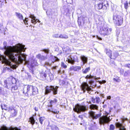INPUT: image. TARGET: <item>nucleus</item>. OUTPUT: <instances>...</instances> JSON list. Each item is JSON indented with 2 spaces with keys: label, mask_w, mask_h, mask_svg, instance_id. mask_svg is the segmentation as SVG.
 Here are the masks:
<instances>
[{
  "label": "nucleus",
  "mask_w": 130,
  "mask_h": 130,
  "mask_svg": "<svg viewBox=\"0 0 130 130\" xmlns=\"http://www.w3.org/2000/svg\"><path fill=\"white\" fill-rule=\"evenodd\" d=\"M81 19H82V17H80L78 18V24L79 26L82 25V23L83 21L82 20L81 21Z\"/></svg>",
  "instance_id": "c9c22d12"
},
{
  "label": "nucleus",
  "mask_w": 130,
  "mask_h": 130,
  "mask_svg": "<svg viewBox=\"0 0 130 130\" xmlns=\"http://www.w3.org/2000/svg\"><path fill=\"white\" fill-rule=\"evenodd\" d=\"M66 61L68 63L73 64L77 59V57L75 56H73L69 54H67L66 56Z\"/></svg>",
  "instance_id": "9b49d317"
},
{
  "label": "nucleus",
  "mask_w": 130,
  "mask_h": 130,
  "mask_svg": "<svg viewBox=\"0 0 130 130\" xmlns=\"http://www.w3.org/2000/svg\"><path fill=\"white\" fill-rule=\"evenodd\" d=\"M45 118L44 117H41L39 119L40 122L41 124H42V122L45 119Z\"/></svg>",
  "instance_id": "58836bf2"
},
{
  "label": "nucleus",
  "mask_w": 130,
  "mask_h": 130,
  "mask_svg": "<svg viewBox=\"0 0 130 130\" xmlns=\"http://www.w3.org/2000/svg\"><path fill=\"white\" fill-rule=\"evenodd\" d=\"M52 106L50 105L48 106L47 108V111L48 112H52L55 114H58L59 112V111L54 110L52 108Z\"/></svg>",
  "instance_id": "aec40b11"
},
{
  "label": "nucleus",
  "mask_w": 130,
  "mask_h": 130,
  "mask_svg": "<svg viewBox=\"0 0 130 130\" xmlns=\"http://www.w3.org/2000/svg\"><path fill=\"white\" fill-rule=\"evenodd\" d=\"M60 35L59 34H55L53 35V37H55L56 38H59L60 37Z\"/></svg>",
  "instance_id": "37998d69"
},
{
  "label": "nucleus",
  "mask_w": 130,
  "mask_h": 130,
  "mask_svg": "<svg viewBox=\"0 0 130 130\" xmlns=\"http://www.w3.org/2000/svg\"><path fill=\"white\" fill-rule=\"evenodd\" d=\"M127 120V118L125 119H122L121 120L122 123H120V122H118L115 123V125L117 128H119V130H126V129L125 128L124 126H123L122 123H123L125 120Z\"/></svg>",
  "instance_id": "2eb2a0df"
},
{
  "label": "nucleus",
  "mask_w": 130,
  "mask_h": 130,
  "mask_svg": "<svg viewBox=\"0 0 130 130\" xmlns=\"http://www.w3.org/2000/svg\"><path fill=\"white\" fill-rule=\"evenodd\" d=\"M125 0H121L122 2V3L123 2L125 1Z\"/></svg>",
  "instance_id": "680f3d73"
},
{
  "label": "nucleus",
  "mask_w": 130,
  "mask_h": 130,
  "mask_svg": "<svg viewBox=\"0 0 130 130\" xmlns=\"http://www.w3.org/2000/svg\"><path fill=\"white\" fill-rule=\"evenodd\" d=\"M111 97L110 96H107V99H111Z\"/></svg>",
  "instance_id": "13d9d810"
},
{
  "label": "nucleus",
  "mask_w": 130,
  "mask_h": 130,
  "mask_svg": "<svg viewBox=\"0 0 130 130\" xmlns=\"http://www.w3.org/2000/svg\"><path fill=\"white\" fill-rule=\"evenodd\" d=\"M89 107L91 109L97 110L98 109V107L96 105L92 104Z\"/></svg>",
  "instance_id": "c85d7f7f"
},
{
  "label": "nucleus",
  "mask_w": 130,
  "mask_h": 130,
  "mask_svg": "<svg viewBox=\"0 0 130 130\" xmlns=\"http://www.w3.org/2000/svg\"><path fill=\"white\" fill-rule=\"evenodd\" d=\"M16 80L14 78L10 77L9 78L4 81V86L8 89H10L13 85L16 83Z\"/></svg>",
  "instance_id": "423d86ee"
},
{
  "label": "nucleus",
  "mask_w": 130,
  "mask_h": 130,
  "mask_svg": "<svg viewBox=\"0 0 130 130\" xmlns=\"http://www.w3.org/2000/svg\"><path fill=\"white\" fill-rule=\"evenodd\" d=\"M113 80L115 82L117 83H119L121 81V80L120 79L119 77L117 76L115 78H113Z\"/></svg>",
  "instance_id": "473e14b6"
},
{
  "label": "nucleus",
  "mask_w": 130,
  "mask_h": 130,
  "mask_svg": "<svg viewBox=\"0 0 130 130\" xmlns=\"http://www.w3.org/2000/svg\"><path fill=\"white\" fill-rule=\"evenodd\" d=\"M80 58L83 62V65H84L85 63H87L88 58L85 56L84 55L81 56L80 57Z\"/></svg>",
  "instance_id": "4be33fe9"
},
{
  "label": "nucleus",
  "mask_w": 130,
  "mask_h": 130,
  "mask_svg": "<svg viewBox=\"0 0 130 130\" xmlns=\"http://www.w3.org/2000/svg\"><path fill=\"white\" fill-rule=\"evenodd\" d=\"M99 118V123L100 125H104L106 124H108L111 120L109 117L106 115L101 116Z\"/></svg>",
  "instance_id": "6e6552de"
},
{
  "label": "nucleus",
  "mask_w": 130,
  "mask_h": 130,
  "mask_svg": "<svg viewBox=\"0 0 130 130\" xmlns=\"http://www.w3.org/2000/svg\"><path fill=\"white\" fill-rule=\"evenodd\" d=\"M58 67L57 66H54V67H53V69H56V68H58Z\"/></svg>",
  "instance_id": "6e6d98bb"
},
{
  "label": "nucleus",
  "mask_w": 130,
  "mask_h": 130,
  "mask_svg": "<svg viewBox=\"0 0 130 130\" xmlns=\"http://www.w3.org/2000/svg\"><path fill=\"white\" fill-rule=\"evenodd\" d=\"M41 51L45 53H46V55L44 56L39 54L36 56V57L37 58L41 60L44 61L47 59V55L48 54L50 50L48 49H43L42 50H41Z\"/></svg>",
  "instance_id": "f8f14e48"
},
{
  "label": "nucleus",
  "mask_w": 130,
  "mask_h": 130,
  "mask_svg": "<svg viewBox=\"0 0 130 130\" xmlns=\"http://www.w3.org/2000/svg\"><path fill=\"white\" fill-rule=\"evenodd\" d=\"M97 38L98 39H99V40H101L102 39H101V38H100V37H98V36H97Z\"/></svg>",
  "instance_id": "bf43d9fd"
},
{
  "label": "nucleus",
  "mask_w": 130,
  "mask_h": 130,
  "mask_svg": "<svg viewBox=\"0 0 130 130\" xmlns=\"http://www.w3.org/2000/svg\"><path fill=\"white\" fill-rule=\"evenodd\" d=\"M8 111H10L11 112L10 116L12 117H13L16 116L17 111L14 109L13 107H10Z\"/></svg>",
  "instance_id": "a211bd4d"
},
{
  "label": "nucleus",
  "mask_w": 130,
  "mask_h": 130,
  "mask_svg": "<svg viewBox=\"0 0 130 130\" xmlns=\"http://www.w3.org/2000/svg\"><path fill=\"white\" fill-rule=\"evenodd\" d=\"M92 91H91V93H92Z\"/></svg>",
  "instance_id": "e2e57ef3"
},
{
  "label": "nucleus",
  "mask_w": 130,
  "mask_h": 130,
  "mask_svg": "<svg viewBox=\"0 0 130 130\" xmlns=\"http://www.w3.org/2000/svg\"><path fill=\"white\" fill-rule=\"evenodd\" d=\"M29 17L31 19V22L34 24H35L37 22L39 23H40V22L39 20L37 19H36V18L34 15L30 14L29 16Z\"/></svg>",
  "instance_id": "6ab92c4d"
},
{
  "label": "nucleus",
  "mask_w": 130,
  "mask_h": 130,
  "mask_svg": "<svg viewBox=\"0 0 130 130\" xmlns=\"http://www.w3.org/2000/svg\"><path fill=\"white\" fill-rule=\"evenodd\" d=\"M78 117L81 118L82 120L83 119V117L82 115H79L78 116Z\"/></svg>",
  "instance_id": "5fc2aeb1"
},
{
  "label": "nucleus",
  "mask_w": 130,
  "mask_h": 130,
  "mask_svg": "<svg viewBox=\"0 0 130 130\" xmlns=\"http://www.w3.org/2000/svg\"><path fill=\"white\" fill-rule=\"evenodd\" d=\"M130 75V70H128L125 71L124 74V76L125 77H127Z\"/></svg>",
  "instance_id": "72a5a7b5"
},
{
  "label": "nucleus",
  "mask_w": 130,
  "mask_h": 130,
  "mask_svg": "<svg viewBox=\"0 0 130 130\" xmlns=\"http://www.w3.org/2000/svg\"><path fill=\"white\" fill-rule=\"evenodd\" d=\"M103 94H101V95H102V96H103Z\"/></svg>",
  "instance_id": "338daca9"
},
{
  "label": "nucleus",
  "mask_w": 130,
  "mask_h": 130,
  "mask_svg": "<svg viewBox=\"0 0 130 130\" xmlns=\"http://www.w3.org/2000/svg\"><path fill=\"white\" fill-rule=\"evenodd\" d=\"M108 6L107 1L99 0L95 3V8L97 9H106Z\"/></svg>",
  "instance_id": "39448f33"
},
{
  "label": "nucleus",
  "mask_w": 130,
  "mask_h": 130,
  "mask_svg": "<svg viewBox=\"0 0 130 130\" xmlns=\"http://www.w3.org/2000/svg\"><path fill=\"white\" fill-rule=\"evenodd\" d=\"M58 88V87L57 86L55 87L52 86H47L45 88V94H47L51 92L52 91L54 94H57V89Z\"/></svg>",
  "instance_id": "0eeeda50"
},
{
  "label": "nucleus",
  "mask_w": 130,
  "mask_h": 130,
  "mask_svg": "<svg viewBox=\"0 0 130 130\" xmlns=\"http://www.w3.org/2000/svg\"><path fill=\"white\" fill-rule=\"evenodd\" d=\"M81 124V125H82V123H81V124Z\"/></svg>",
  "instance_id": "774afa93"
},
{
  "label": "nucleus",
  "mask_w": 130,
  "mask_h": 130,
  "mask_svg": "<svg viewBox=\"0 0 130 130\" xmlns=\"http://www.w3.org/2000/svg\"><path fill=\"white\" fill-rule=\"evenodd\" d=\"M4 47L2 49L4 50V53L12 61L16 62L21 63L22 60L24 59V54H22V51L24 52L26 49L25 45L18 43L13 47L7 46V42L4 41L3 43Z\"/></svg>",
  "instance_id": "f257e3e1"
},
{
  "label": "nucleus",
  "mask_w": 130,
  "mask_h": 130,
  "mask_svg": "<svg viewBox=\"0 0 130 130\" xmlns=\"http://www.w3.org/2000/svg\"><path fill=\"white\" fill-rule=\"evenodd\" d=\"M85 78L87 79H91V80L89 81V83L91 85H92L93 83L94 80H96L100 78V77L96 78V76H92L91 75H87Z\"/></svg>",
  "instance_id": "dca6fc26"
},
{
  "label": "nucleus",
  "mask_w": 130,
  "mask_h": 130,
  "mask_svg": "<svg viewBox=\"0 0 130 130\" xmlns=\"http://www.w3.org/2000/svg\"><path fill=\"white\" fill-rule=\"evenodd\" d=\"M90 69L89 67L86 68L85 70H83L82 71L83 73L86 74L89 72L90 70Z\"/></svg>",
  "instance_id": "4c0bfd02"
},
{
  "label": "nucleus",
  "mask_w": 130,
  "mask_h": 130,
  "mask_svg": "<svg viewBox=\"0 0 130 130\" xmlns=\"http://www.w3.org/2000/svg\"><path fill=\"white\" fill-rule=\"evenodd\" d=\"M30 122L31 124L34 125L35 123V120L33 117H31L30 119Z\"/></svg>",
  "instance_id": "ea45409f"
},
{
  "label": "nucleus",
  "mask_w": 130,
  "mask_h": 130,
  "mask_svg": "<svg viewBox=\"0 0 130 130\" xmlns=\"http://www.w3.org/2000/svg\"><path fill=\"white\" fill-rule=\"evenodd\" d=\"M100 27L99 33L101 35L104 36L108 35L110 34L112 30V29L109 28L106 24H105L103 22L101 23Z\"/></svg>",
  "instance_id": "20e7f679"
},
{
  "label": "nucleus",
  "mask_w": 130,
  "mask_h": 130,
  "mask_svg": "<svg viewBox=\"0 0 130 130\" xmlns=\"http://www.w3.org/2000/svg\"><path fill=\"white\" fill-rule=\"evenodd\" d=\"M115 128V126L113 124H111L109 126L110 130H114Z\"/></svg>",
  "instance_id": "c03bdc74"
},
{
  "label": "nucleus",
  "mask_w": 130,
  "mask_h": 130,
  "mask_svg": "<svg viewBox=\"0 0 130 130\" xmlns=\"http://www.w3.org/2000/svg\"><path fill=\"white\" fill-rule=\"evenodd\" d=\"M41 76H42L43 78H45L46 77V72L42 71V73L40 74Z\"/></svg>",
  "instance_id": "e433bc0d"
},
{
  "label": "nucleus",
  "mask_w": 130,
  "mask_h": 130,
  "mask_svg": "<svg viewBox=\"0 0 130 130\" xmlns=\"http://www.w3.org/2000/svg\"><path fill=\"white\" fill-rule=\"evenodd\" d=\"M116 121H118V119H117L116 120Z\"/></svg>",
  "instance_id": "0e129e2a"
},
{
  "label": "nucleus",
  "mask_w": 130,
  "mask_h": 130,
  "mask_svg": "<svg viewBox=\"0 0 130 130\" xmlns=\"http://www.w3.org/2000/svg\"><path fill=\"white\" fill-rule=\"evenodd\" d=\"M51 65V63H50L48 62H46L45 63V65L44 66H50Z\"/></svg>",
  "instance_id": "09e8293b"
},
{
  "label": "nucleus",
  "mask_w": 130,
  "mask_h": 130,
  "mask_svg": "<svg viewBox=\"0 0 130 130\" xmlns=\"http://www.w3.org/2000/svg\"><path fill=\"white\" fill-rule=\"evenodd\" d=\"M57 102V100L56 99H54L53 100L50 102V104L51 106H53V105L56 104Z\"/></svg>",
  "instance_id": "393cba45"
},
{
  "label": "nucleus",
  "mask_w": 130,
  "mask_h": 130,
  "mask_svg": "<svg viewBox=\"0 0 130 130\" xmlns=\"http://www.w3.org/2000/svg\"><path fill=\"white\" fill-rule=\"evenodd\" d=\"M5 1H6V0H0V2H2V3L3 2H4Z\"/></svg>",
  "instance_id": "052dcab7"
},
{
  "label": "nucleus",
  "mask_w": 130,
  "mask_h": 130,
  "mask_svg": "<svg viewBox=\"0 0 130 130\" xmlns=\"http://www.w3.org/2000/svg\"><path fill=\"white\" fill-rule=\"evenodd\" d=\"M118 53L117 51L113 53V54L112 56L113 58H112L114 59L115 58H116L118 56Z\"/></svg>",
  "instance_id": "f704fd0d"
},
{
  "label": "nucleus",
  "mask_w": 130,
  "mask_h": 130,
  "mask_svg": "<svg viewBox=\"0 0 130 130\" xmlns=\"http://www.w3.org/2000/svg\"><path fill=\"white\" fill-rule=\"evenodd\" d=\"M16 16L20 20H23L24 21L25 24L26 25H27L28 23L27 22H28V18H26L25 20H24L23 19V17L22 15L19 13L16 12L15 13Z\"/></svg>",
  "instance_id": "f3484780"
},
{
  "label": "nucleus",
  "mask_w": 130,
  "mask_h": 130,
  "mask_svg": "<svg viewBox=\"0 0 130 130\" xmlns=\"http://www.w3.org/2000/svg\"><path fill=\"white\" fill-rule=\"evenodd\" d=\"M38 63L36 60L33 59L31 62V66L32 67H34V66H37Z\"/></svg>",
  "instance_id": "c756f323"
},
{
  "label": "nucleus",
  "mask_w": 130,
  "mask_h": 130,
  "mask_svg": "<svg viewBox=\"0 0 130 130\" xmlns=\"http://www.w3.org/2000/svg\"><path fill=\"white\" fill-rule=\"evenodd\" d=\"M70 69L72 71H78L81 69V67L79 66H73L70 67Z\"/></svg>",
  "instance_id": "412c9836"
},
{
  "label": "nucleus",
  "mask_w": 130,
  "mask_h": 130,
  "mask_svg": "<svg viewBox=\"0 0 130 130\" xmlns=\"http://www.w3.org/2000/svg\"><path fill=\"white\" fill-rule=\"evenodd\" d=\"M1 107L2 109H4L6 110H9L10 107H7V106L5 104H3L1 105Z\"/></svg>",
  "instance_id": "7c9ffc66"
},
{
  "label": "nucleus",
  "mask_w": 130,
  "mask_h": 130,
  "mask_svg": "<svg viewBox=\"0 0 130 130\" xmlns=\"http://www.w3.org/2000/svg\"><path fill=\"white\" fill-rule=\"evenodd\" d=\"M61 66L63 68L66 69L67 68V65L63 62H62L61 64Z\"/></svg>",
  "instance_id": "79ce46f5"
},
{
  "label": "nucleus",
  "mask_w": 130,
  "mask_h": 130,
  "mask_svg": "<svg viewBox=\"0 0 130 130\" xmlns=\"http://www.w3.org/2000/svg\"><path fill=\"white\" fill-rule=\"evenodd\" d=\"M65 83V82L63 80H59V84L60 85L64 84Z\"/></svg>",
  "instance_id": "a18cd8bd"
},
{
  "label": "nucleus",
  "mask_w": 130,
  "mask_h": 130,
  "mask_svg": "<svg viewBox=\"0 0 130 130\" xmlns=\"http://www.w3.org/2000/svg\"><path fill=\"white\" fill-rule=\"evenodd\" d=\"M51 10H47L46 11V13L47 15H50L52 14V13L51 11Z\"/></svg>",
  "instance_id": "49530a36"
},
{
  "label": "nucleus",
  "mask_w": 130,
  "mask_h": 130,
  "mask_svg": "<svg viewBox=\"0 0 130 130\" xmlns=\"http://www.w3.org/2000/svg\"><path fill=\"white\" fill-rule=\"evenodd\" d=\"M2 88L1 87H0V95L2 93Z\"/></svg>",
  "instance_id": "864d4df0"
},
{
  "label": "nucleus",
  "mask_w": 130,
  "mask_h": 130,
  "mask_svg": "<svg viewBox=\"0 0 130 130\" xmlns=\"http://www.w3.org/2000/svg\"><path fill=\"white\" fill-rule=\"evenodd\" d=\"M88 117L90 118H92L93 119H96L101 115V113L95 114V112L93 111H89L88 113Z\"/></svg>",
  "instance_id": "4468645a"
},
{
  "label": "nucleus",
  "mask_w": 130,
  "mask_h": 130,
  "mask_svg": "<svg viewBox=\"0 0 130 130\" xmlns=\"http://www.w3.org/2000/svg\"><path fill=\"white\" fill-rule=\"evenodd\" d=\"M113 19L114 22L118 26L121 25L123 23L122 18L120 15H114Z\"/></svg>",
  "instance_id": "9d476101"
},
{
  "label": "nucleus",
  "mask_w": 130,
  "mask_h": 130,
  "mask_svg": "<svg viewBox=\"0 0 130 130\" xmlns=\"http://www.w3.org/2000/svg\"><path fill=\"white\" fill-rule=\"evenodd\" d=\"M88 108L84 105H81L79 104H77L75 108H73V109L74 111L78 113H79L81 112H84L87 110Z\"/></svg>",
  "instance_id": "1a4fd4ad"
},
{
  "label": "nucleus",
  "mask_w": 130,
  "mask_h": 130,
  "mask_svg": "<svg viewBox=\"0 0 130 130\" xmlns=\"http://www.w3.org/2000/svg\"><path fill=\"white\" fill-rule=\"evenodd\" d=\"M81 88L82 90L83 91V92L85 93L87 90L88 93L90 94H92V93H91V92L92 91V90L91 88L86 83H84L81 85Z\"/></svg>",
  "instance_id": "ddd939ff"
},
{
  "label": "nucleus",
  "mask_w": 130,
  "mask_h": 130,
  "mask_svg": "<svg viewBox=\"0 0 130 130\" xmlns=\"http://www.w3.org/2000/svg\"><path fill=\"white\" fill-rule=\"evenodd\" d=\"M60 38L67 39L68 37L67 35L64 34H61L60 35Z\"/></svg>",
  "instance_id": "2f4dec72"
},
{
  "label": "nucleus",
  "mask_w": 130,
  "mask_h": 130,
  "mask_svg": "<svg viewBox=\"0 0 130 130\" xmlns=\"http://www.w3.org/2000/svg\"><path fill=\"white\" fill-rule=\"evenodd\" d=\"M124 67L130 68V64H125L124 65Z\"/></svg>",
  "instance_id": "3c124183"
},
{
  "label": "nucleus",
  "mask_w": 130,
  "mask_h": 130,
  "mask_svg": "<svg viewBox=\"0 0 130 130\" xmlns=\"http://www.w3.org/2000/svg\"><path fill=\"white\" fill-rule=\"evenodd\" d=\"M23 93L26 96H32L38 93V89L36 87H34L30 85H25L23 89Z\"/></svg>",
  "instance_id": "7ed1b4c3"
},
{
  "label": "nucleus",
  "mask_w": 130,
  "mask_h": 130,
  "mask_svg": "<svg viewBox=\"0 0 130 130\" xmlns=\"http://www.w3.org/2000/svg\"><path fill=\"white\" fill-rule=\"evenodd\" d=\"M26 55L24 54V60L23 59L21 63H19V62H16L15 61H14L12 60L9 57H8L7 58H6V57H5L4 56H2V57L0 58V59L1 60L2 59V61H3L4 63L7 65L10 66V68L12 66H13V67L12 69L8 68V71L9 72H10L13 69H15L17 67L19 64L21 63H22L23 61H25L26 59Z\"/></svg>",
  "instance_id": "f03ea898"
},
{
  "label": "nucleus",
  "mask_w": 130,
  "mask_h": 130,
  "mask_svg": "<svg viewBox=\"0 0 130 130\" xmlns=\"http://www.w3.org/2000/svg\"><path fill=\"white\" fill-rule=\"evenodd\" d=\"M50 57L51 58V60L53 63H54L55 62L58 61L59 59L57 57L54 56L52 55H51Z\"/></svg>",
  "instance_id": "b1692460"
},
{
  "label": "nucleus",
  "mask_w": 130,
  "mask_h": 130,
  "mask_svg": "<svg viewBox=\"0 0 130 130\" xmlns=\"http://www.w3.org/2000/svg\"><path fill=\"white\" fill-rule=\"evenodd\" d=\"M5 3H7V2H6V1H5Z\"/></svg>",
  "instance_id": "69168bd1"
},
{
  "label": "nucleus",
  "mask_w": 130,
  "mask_h": 130,
  "mask_svg": "<svg viewBox=\"0 0 130 130\" xmlns=\"http://www.w3.org/2000/svg\"><path fill=\"white\" fill-rule=\"evenodd\" d=\"M124 7L125 9H127V8L128 5V3L127 2H126L125 3H124Z\"/></svg>",
  "instance_id": "de8ad7c7"
},
{
  "label": "nucleus",
  "mask_w": 130,
  "mask_h": 130,
  "mask_svg": "<svg viewBox=\"0 0 130 130\" xmlns=\"http://www.w3.org/2000/svg\"><path fill=\"white\" fill-rule=\"evenodd\" d=\"M35 109L36 111H37L38 110V108L37 107H35Z\"/></svg>",
  "instance_id": "4d7b16f0"
},
{
  "label": "nucleus",
  "mask_w": 130,
  "mask_h": 130,
  "mask_svg": "<svg viewBox=\"0 0 130 130\" xmlns=\"http://www.w3.org/2000/svg\"><path fill=\"white\" fill-rule=\"evenodd\" d=\"M105 52L106 54L110 58L111 57V51L109 49L106 48L105 49Z\"/></svg>",
  "instance_id": "bb28decb"
},
{
  "label": "nucleus",
  "mask_w": 130,
  "mask_h": 130,
  "mask_svg": "<svg viewBox=\"0 0 130 130\" xmlns=\"http://www.w3.org/2000/svg\"><path fill=\"white\" fill-rule=\"evenodd\" d=\"M91 101L93 103H95V99L93 97H92L91 99Z\"/></svg>",
  "instance_id": "603ef678"
},
{
  "label": "nucleus",
  "mask_w": 130,
  "mask_h": 130,
  "mask_svg": "<svg viewBox=\"0 0 130 130\" xmlns=\"http://www.w3.org/2000/svg\"><path fill=\"white\" fill-rule=\"evenodd\" d=\"M52 130H59V128L56 125L54 124H52L51 125L48 126Z\"/></svg>",
  "instance_id": "cd10ccee"
},
{
  "label": "nucleus",
  "mask_w": 130,
  "mask_h": 130,
  "mask_svg": "<svg viewBox=\"0 0 130 130\" xmlns=\"http://www.w3.org/2000/svg\"><path fill=\"white\" fill-rule=\"evenodd\" d=\"M98 82H99V83L101 84H104L106 83V81L105 80H103L102 81H98Z\"/></svg>",
  "instance_id": "8fccbe9b"
},
{
  "label": "nucleus",
  "mask_w": 130,
  "mask_h": 130,
  "mask_svg": "<svg viewBox=\"0 0 130 130\" xmlns=\"http://www.w3.org/2000/svg\"><path fill=\"white\" fill-rule=\"evenodd\" d=\"M95 100H96V102L97 104L99 103L101 101L100 98L98 96L96 97Z\"/></svg>",
  "instance_id": "a19ab883"
},
{
  "label": "nucleus",
  "mask_w": 130,
  "mask_h": 130,
  "mask_svg": "<svg viewBox=\"0 0 130 130\" xmlns=\"http://www.w3.org/2000/svg\"><path fill=\"white\" fill-rule=\"evenodd\" d=\"M18 86H17L15 83L14 84V85H12L10 89H11V90L12 92H15V91L18 89Z\"/></svg>",
  "instance_id": "5701e85b"
},
{
  "label": "nucleus",
  "mask_w": 130,
  "mask_h": 130,
  "mask_svg": "<svg viewBox=\"0 0 130 130\" xmlns=\"http://www.w3.org/2000/svg\"><path fill=\"white\" fill-rule=\"evenodd\" d=\"M65 71L64 70L62 69H60L58 71V73L61 74H63V75L61 76L62 77H64L66 75L64 74Z\"/></svg>",
  "instance_id": "a878e982"
}]
</instances>
